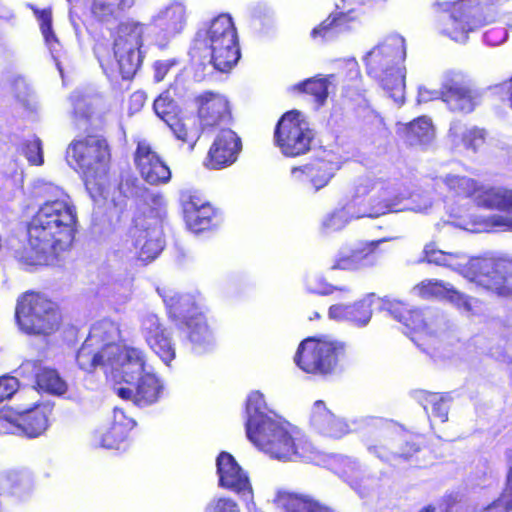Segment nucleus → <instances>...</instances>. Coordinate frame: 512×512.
Segmentation results:
<instances>
[{"mask_svg": "<svg viewBox=\"0 0 512 512\" xmlns=\"http://www.w3.org/2000/svg\"><path fill=\"white\" fill-rule=\"evenodd\" d=\"M77 212L70 197L56 189L55 199L46 200L27 226V243L31 255L21 257L29 265H47L73 243Z\"/></svg>", "mask_w": 512, "mask_h": 512, "instance_id": "f257e3e1", "label": "nucleus"}, {"mask_svg": "<svg viewBox=\"0 0 512 512\" xmlns=\"http://www.w3.org/2000/svg\"><path fill=\"white\" fill-rule=\"evenodd\" d=\"M264 396L252 391L246 400L245 423L248 439L271 457L290 460L297 454L295 439L285 424L266 413Z\"/></svg>", "mask_w": 512, "mask_h": 512, "instance_id": "f03ea898", "label": "nucleus"}, {"mask_svg": "<svg viewBox=\"0 0 512 512\" xmlns=\"http://www.w3.org/2000/svg\"><path fill=\"white\" fill-rule=\"evenodd\" d=\"M368 450L390 465L409 467H421L427 454L431 453L425 435L392 424L375 428V439L368 445Z\"/></svg>", "mask_w": 512, "mask_h": 512, "instance_id": "7ed1b4c3", "label": "nucleus"}, {"mask_svg": "<svg viewBox=\"0 0 512 512\" xmlns=\"http://www.w3.org/2000/svg\"><path fill=\"white\" fill-rule=\"evenodd\" d=\"M406 45L403 37L390 35L374 46L364 57L368 76L395 101L403 98L405 90Z\"/></svg>", "mask_w": 512, "mask_h": 512, "instance_id": "20e7f679", "label": "nucleus"}, {"mask_svg": "<svg viewBox=\"0 0 512 512\" xmlns=\"http://www.w3.org/2000/svg\"><path fill=\"white\" fill-rule=\"evenodd\" d=\"M348 361L349 352L345 343L318 337L302 340L294 356L295 364L303 372L324 379L341 373Z\"/></svg>", "mask_w": 512, "mask_h": 512, "instance_id": "39448f33", "label": "nucleus"}, {"mask_svg": "<svg viewBox=\"0 0 512 512\" xmlns=\"http://www.w3.org/2000/svg\"><path fill=\"white\" fill-rule=\"evenodd\" d=\"M15 321L27 335L49 336L60 328L62 313L56 302L43 293L30 290L16 300Z\"/></svg>", "mask_w": 512, "mask_h": 512, "instance_id": "423d86ee", "label": "nucleus"}, {"mask_svg": "<svg viewBox=\"0 0 512 512\" xmlns=\"http://www.w3.org/2000/svg\"><path fill=\"white\" fill-rule=\"evenodd\" d=\"M153 206L139 211L133 218L129 234L139 260H154L163 250L162 223L167 215L163 195H153Z\"/></svg>", "mask_w": 512, "mask_h": 512, "instance_id": "0eeeda50", "label": "nucleus"}, {"mask_svg": "<svg viewBox=\"0 0 512 512\" xmlns=\"http://www.w3.org/2000/svg\"><path fill=\"white\" fill-rule=\"evenodd\" d=\"M111 159L107 140L98 134H87L74 139L67 147L66 160L85 183L95 181L101 172H105Z\"/></svg>", "mask_w": 512, "mask_h": 512, "instance_id": "6e6552de", "label": "nucleus"}, {"mask_svg": "<svg viewBox=\"0 0 512 512\" xmlns=\"http://www.w3.org/2000/svg\"><path fill=\"white\" fill-rule=\"evenodd\" d=\"M163 300L169 317L177 321L178 328L186 333L193 348L206 350L213 343L214 337L193 297L189 294L175 293L164 296Z\"/></svg>", "mask_w": 512, "mask_h": 512, "instance_id": "1a4fd4ad", "label": "nucleus"}, {"mask_svg": "<svg viewBox=\"0 0 512 512\" xmlns=\"http://www.w3.org/2000/svg\"><path fill=\"white\" fill-rule=\"evenodd\" d=\"M315 133L296 110L285 112L277 121L273 141L282 155L297 158L310 152Z\"/></svg>", "mask_w": 512, "mask_h": 512, "instance_id": "9d476101", "label": "nucleus"}, {"mask_svg": "<svg viewBox=\"0 0 512 512\" xmlns=\"http://www.w3.org/2000/svg\"><path fill=\"white\" fill-rule=\"evenodd\" d=\"M448 189L458 197L471 198L481 208L512 213V190L484 187L466 176L448 175L444 179Z\"/></svg>", "mask_w": 512, "mask_h": 512, "instance_id": "9b49d317", "label": "nucleus"}, {"mask_svg": "<svg viewBox=\"0 0 512 512\" xmlns=\"http://www.w3.org/2000/svg\"><path fill=\"white\" fill-rule=\"evenodd\" d=\"M181 207L185 225L193 233L213 230L223 221L221 211L197 191L183 193Z\"/></svg>", "mask_w": 512, "mask_h": 512, "instance_id": "f8f14e48", "label": "nucleus"}, {"mask_svg": "<svg viewBox=\"0 0 512 512\" xmlns=\"http://www.w3.org/2000/svg\"><path fill=\"white\" fill-rule=\"evenodd\" d=\"M133 163L141 179L150 186L166 185L172 179L170 166L156 147L146 139L136 142Z\"/></svg>", "mask_w": 512, "mask_h": 512, "instance_id": "ddd939ff", "label": "nucleus"}, {"mask_svg": "<svg viewBox=\"0 0 512 512\" xmlns=\"http://www.w3.org/2000/svg\"><path fill=\"white\" fill-rule=\"evenodd\" d=\"M478 281L499 296H512V260L502 257H480L472 264Z\"/></svg>", "mask_w": 512, "mask_h": 512, "instance_id": "4468645a", "label": "nucleus"}, {"mask_svg": "<svg viewBox=\"0 0 512 512\" xmlns=\"http://www.w3.org/2000/svg\"><path fill=\"white\" fill-rule=\"evenodd\" d=\"M193 102L203 130L228 125L233 120L231 103L220 92L205 90L197 94Z\"/></svg>", "mask_w": 512, "mask_h": 512, "instance_id": "2eb2a0df", "label": "nucleus"}, {"mask_svg": "<svg viewBox=\"0 0 512 512\" xmlns=\"http://www.w3.org/2000/svg\"><path fill=\"white\" fill-rule=\"evenodd\" d=\"M440 99L455 113L469 114L479 103V96L466 77L457 72H448L439 90Z\"/></svg>", "mask_w": 512, "mask_h": 512, "instance_id": "dca6fc26", "label": "nucleus"}, {"mask_svg": "<svg viewBox=\"0 0 512 512\" xmlns=\"http://www.w3.org/2000/svg\"><path fill=\"white\" fill-rule=\"evenodd\" d=\"M242 150V141L238 134L230 129L223 128L216 135L206 157V166L219 170L236 162Z\"/></svg>", "mask_w": 512, "mask_h": 512, "instance_id": "f3484780", "label": "nucleus"}, {"mask_svg": "<svg viewBox=\"0 0 512 512\" xmlns=\"http://www.w3.org/2000/svg\"><path fill=\"white\" fill-rule=\"evenodd\" d=\"M219 487L238 495L252 497L253 489L247 472L228 452H221L216 459Z\"/></svg>", "mask_w": 512, "mask_h": 512, "instance_id": "a211bd4d", "label": "nucleus"}, {"mask_svg": "<svg viewBox=\"0 0 512 512\" xmlns=\"http://www.w3.org/2000/svg\"><path fill=\"white\" fill-rule=\"evenodd\" d=\"M384 241H365L355 248L341 250L332 264V269L359 270L373 266L381 255L379 245Z\"/></svg>", "mask_w": 512, "mask_h": 512, "instance_id": "6ab92c4d", "label": "nucleus"}, {"mask_svg": "<svg viewBox=\"0 0 512 512\" xmlns=\"http://www.w3.org/2000/svg\"><path fill=\"white\" fill-rule=\"evenodd\" d=\"M132 387H119L116 394L123 400H131L138 407L150 406L160 399L163 385L158 377L150 372L135 378Z\"/></svg>", "mask_w": 512, "mask_h": 512, "instance_id": "aec40b11", "label": "nucleus"}, {"mask_svg": "<svg viewBox=\"0 0 512 512\" xmlns=\"http://www.w3.org/2000/svg\"><path fill=\"white\" fill-rule=\"evenodd\" d=\"M115 351L117 348L114 342L100 345L98 340L88 337L76 353V363L87 373H93L99 367L110 368L111 356L116 353Z\"/></svg>", "mask_w": 512, "mask_h": 512, "instance_id": "412c9836", "label": "nucleus"}, {"mask_svg": "<svg viewBox=\"0 0 512 512\" xmlns=\"http://www.w3.org/2000/svg\"><path fill=\"white\" fill-rule=\"evenodd\" d=\"M114 346L117 351L111 356L110 368L120 370L125 383L130 384L136 377L146 373V360L142 350L115 342Z\"/></svg>", "mask_w": 512, "mask_h": 512, "instance_id": "4be33fe9", "label": "nucleus"}, {"mask_svg": "<svg viewBox=\"0 0 512 512\" xmlns=\"http://www.w3.org/2000/svg\"><path fill=\"white\" fill-rule=\"evenodd\" d=\"M238 38L237 29L229 14L213 18L205 29L199 30L195 42L200 48L208 49Z\"/></svg>", "mask_w": 512, "mask_h": 512, "instance_id": "5701e85b", "label": "nucleus"}, {"mask_svg": "<svg viewBox=\"0 0 512 512\" xmlns=\"http://www.w3.org/2000/svg\"><path fill=\"white\" fill-rule=\"evenodd\" d=\"M52 408L46 403H36L32 407L17 412V429L27 438L42 436L50 426Z\"/></svg>", "mask_w": 512, "mask_h": 512, "instance_id": "b1692460", "label": "nucleus"}, {"mask_svg": "<svg viewBox=\"0 0 512 512\" xmlns=\"http://www.w3.org/2000/svg\"><path fill=\"white\" fill-rule=\"evenodd\" d=\"M335 171L336 167L332 161L314 158L303 165L292 167L291 175L296 181H308L315 190H320L328 185Z\"/></svg>", "mask_w": 512, "mask_h": 512, "instance_id": "393cba45", "label": "nucleus"}, {"mask_svg": "<svg viewBox=\"0 0 512 512\" xmlns=\"http://www.w3.org/2000/svg\"><path fill=\"white\" fill-rule=\"evenodd\" d=\"M274 502L283 512H336L312 495L287 490L278 491Z\"/></svg>", "mask_w": 512, "mask_h": 512, "instance_id": "a878e982", "label": "nucleus"}, {"mask_svg": "<svg viewBox=\"0 0 512 512\" xmlns=\"http://www.w3.org/2000/svg\"><path fill=\"white\" fill-rule=\"evenodd\" d=\"M387 311L417 337L432 336L428 331V323L422 310L411 307L405 302L394 300L388 303Z\"/></svg>", "mask_w": 512, "mask_h": 512, "instance_id": "bb28decb", "label": "nucleus"}, {"mask_svg": "<svg viewBox=\"0 0 512 512\" xmlns=\"http://www.w3.org/2000/svg\"><path fill=\"white\" fill-rule=\"evenodd\" d=\"M145 339L149 347L163 360L170 364L175 358V347L165 327L156 317H148L144 323Z\"/></svg>", "mask_w": 512, "mask_h": 512, "instance_id": "cd10ccee", "label": "nucleus"}, {"mask_svg": "<svg viewBox=\"0 0 512 512\" xmlns=\"http://www.w3.org/2000/svg\"><path fill=\"white\" fill-rule=\"evenodd\" d=\"M375 183L366 179L359 182L354 189L352 204L357 207V212L361 217L376 218L385 214L387 205L370 193L373 191Z\"/></svg>", "mask_w": 512, "mask_h": 512, "instance_id": "c85d7f7f", "label": "nucleus"}, {"mask_svg": "<svg viewBox=\"0 0 512 512\" xmlns=\"http://www.w3.org/2000/svg\"><path fill=\"white\" fill-rule=\"evenodd\" d=\"M352 13L353 11L330 13L311 30L310 37L315 41L326 42L338 34L350 30L351 24L356 20Z\"/></svg>", "mask_w": 512, "mask_h": 512, "instance_id": "c756f323", "label": "nucleus"}, {"mask_svg": "<svg viewBox=\"0 0 512 512\" xmlns=\"http://www.w3.org/2000/svg\"><path fill=\"white\" fill-rule=\"evenodd\" d=\"M310 423L317 431L331 438H340L347 432L346 423L331 413L322 400L314 403Z\"/></svg>", "mask_w": 512, "mask_h": 512, "instance_id": "7c9ffc66", "label": "nucleus"}, {"mask_svg": "<svg viewBox=\"0 0 512 512\" xmlns=\"http://www.w3.org/2000/svg\"><path fill=\"white\" fill-rule=\"evenodd\" d=\"M207 50L209 51L210 64L215 70L222 73L229 72L241 57L238 38L215 45Z\"/></svg>", "mask_w": 512, "mask_h": 512, "instance_id": "2f4dec72", "label": "nucleus"}, {"mask_svg": "<svg viewBox=\"0 0 512 512\" xmlns=\"http://www.w3.org/2000/svg\"><path fill=\"white\" fill-rule=\"evenodd\" d=\"M35 387L42 392L51 395H63L68 390L66 381L58 371L51 367L42 366L35 361L33 363Z\"/></svg>", "mask_w": 512, "mask_h": 512, "instance_id": "473e14b6", "label": "nucleus"}, {"mask_svg": "<svg viewBox=\"0 0 512 512\" xmlns=\"http://www.w3.org/2000/svg\"><path fill=\"white\" fill-rule=\"evenodd\" d=\"M145 24L128 19L120 22L113 36V47L141 49Z\"/></svg>", "mask_w": 512, "mask_h": 512, "instance_id": "72a5a7b5", "label": "nucleus"}, {"mask_svg": "<svg viewBox=\"0 0 512 512\" xmlns=\"http://www.w3.org/2000/svg\"><path fill=\"white\" fill-rule=\"evenodd\" d=\"M116 67L112 74H118L123 80H131L139 70L143 56L141 49L113 47Z\"/></svg>", "mask_w": 512, "mask_h": 512, "instance_id": "f704fd0d", "label": "nucleus"}, {"mask_svg": "<svg viewBox=\"0 0 512 512\" xmlns=\"http://www.w3.org/2000/svg\"><path fill=\"white\" fill-rule=\"evenodd\" d=\"M118 190L124 198L134 199L137 205L141 208L140 211L150 209L153 206L152 196L162 195L161 193H152L147 187L139 182V180L132 175L122 177L118 184Z\"/></svg>", "mask_w": 512, "mask_h": 512, "instance_id": "c9c22d12", "label": "nucleus"}, {"mask_svg": "<svg viewBox=\"0 0 512 512\" xmlns=\"http://www.w3.org/2000/svg\"><path fill=\"white\" fill-rule=\"evenodd\" d=\"M419 400L423 408L441 423L448 421L451 397L445 393L422 391Z\"/></svg>", "mask_w": 512, "mask_h": 512, "instance_id": "e433bc0d", "label": "nucleus"}, {"mask_svg": "<svg viewBox=\"0 0 512 512\" xmlns=\"http://www.w3.org/2000/svg\"><path fill=\"white\" fill-rule=\"evenodd\" d=\"M404 134L410 146L425 145L434 137V126L430 118L420 116L405 126Z\"/></svg>", "mask_w": 512, "mask_h": 512, "instance_id": "4c0bfd02", "label": "nucleus"}, {"mask_svg": "<svg viewBox=\"0 0 512 512\" xmlns=\"http://www.w3.org/2000/svg\"><path fill=\"white\" fill-rule=\"evenodd\" d=\"M130 7L128 0H92L91 13L99 22H110Z\"/></svg>", "mask_w": 512, "mask_h": 512, "instance_id": "58836bf2", "label": "nucleus"}, {"mask_svg": "<svg viewBox=\"0 0 512 512\" xmlns=\"http://www.w3.org/2000/svg\"><path fill=\"white\" fill-rule=\"evenodd\" d=\"M173 136L183 144H187L189 148L193 149L198 139L200 138V131L196 124L184 116L183 114L166 124Z\"/></svg>", "mask_w": 512, "mask_h": 512, "instance_id": "ea45409f", "label": "nucleus"}, {"mask_svg": "<svg viewBox=\"0 0 512 512\" xmlns=\"http://www.w3.org/2000/svg\"><path fill=\"white\" fill-rule=\"evenodd\" d=\"M153 110L165 124L182 115V109L171 96L169 90L163 91L153 102Z\"/></svg>", "mask_w": 512, "mask_h": 512, "instance_id": "a19ab883", "label": "nucleus"}, {"mask_svg": "<svg viewBox=\"0 0 512 512\" xmlns=\"http://www.w3.org/2000/svg\"><path fill=\"white\" fill-rule=\"evenodd\" d=\"M295 88L322 105L328 97L329 81L324 77H313L297 84Z\"/></svg>", "mask_w": 512, "mask_h": 512, "instance_id": "79ce46f5", "label": "nucleus"}, {"mask_svg": "<svg viewBox=\"0 0 512 512\" xmlns=\"http://www.w3.org/2000/svg\"><path fill=\"white\" fill-rule=\"evenodd\" d=\"M443 4L447 5L446 10L454 21L468 23L479 7L480 0H455L449 3L443 2Z\"/></svg>", "mask_w": 512, "mask_h": 512, "instance_id": "37998d69", "label": "nucleus"}, {"mask_svg": "<svg viewBox=\"0 0 512 512\" xmlns=\"http://www.w3.org/2000/svg\"><path fill=\"white\" fill-rule=\"evenodd\" d=\"M449 284L440 280L427 279L418 283L415 287L417 294L423 299L444 300Z\"/></svg>", "mask_w": 512, "mask_h": 512, "instance_id": "c03bdc74", "label": "nucleus"}, {"mask_svg": "<svg viewBox=\"0 0 512 512\" xmlns=\"http://www.w3.org/2000/svg\"><path fill=\"white\" fill-rule=\"evenodd\" d=\"M26 7L30 9L36 19L39 21L41 33L46 42L56 41V35L52 28V10L51 8L39 9L32 3H27Z\"/></svg>", "mask_w": 512, "mask_h": 512, "instance_id": "a18cd8bd", "label": "nucleus"}, {"mask_svg": "<svg viewBox=\"0 0 512 512\" xmlns=\"http://www.w3.org/2000/svg\"><path fill=\"white\" fill-rule=\"evenodd\" d=\"M22 153L30 165L41 166L44 163L43 147L40 138L34 136L22 144Z\"/></svg>", "mask_w": 512, "mask_h": 512, "instance_id": "49530a36", "label": "nucleus"}, {"mask_svg": "<svg viewBox=\"0 0 512 512\" xmlns=\"http://www.w3.org/2000/svg\"><path fill=\"white\" fill-rule=\"evenodd\" d=\"M372 316L371 304L365 300L349 304L348 321L357 326L366 325Z\"/></svg>", "mask_w": 512, "mask_h": 512, "instance_id": "de8ad7c7", "label": "nucleus"}, {"mask_svg": "<svg viewBox=\"0 0 512 512\" xmlns=\"http://www.w3.org/2000/svg\"><path fill=\"white\" fill-rule=\"evenodd\" d=\"M129 435L117 425L110 424L109 428L100 436L99 443L107 449H119L120 445L127 440Z\"/></svg>", "mask_w": 512, "mask_h": 512, "instance_id": "09e8293b", "label": "nucleus"}, {"mask_svg": "<svg viewBox=\"0 0 512 512\" xmlns=\"http://www.w3.org/2000/svg\"><path fill=\"white\" fill-rule=\"evenodd\" d=\"M129 435L117 425L110 424L109 428L100 436L99 443L107 449H119L120 445L127 440Z\"/></svg>", "mask_w": 512, "mask_h": 512, "instance_id": "8fccbe9b", "label": "nucleus"}, {"mask_svg": "<svg viewBox=\"0 0 512 512\" xmlns=\"http://www.w3.org/2000/svg\"><path fill=\"white\" fill-rule=\"evenodd\" d=\"M461 140L466 149L477 151L485 144L486 132L482 128L473 127L463 133Z\"/></svg>", "mask_w": 512, "mask_h": 512, "instance_id": "3c124183", "label": "nucleus"}, {"mask_svg": "<svg viewBox=\"0 0 512 512\" xmlns=\"http://www.w3.org/2000/svg\"><path fill=\"white\" fill-rule=\"evenodd\" d=\"M423 253L427 263L438 266H450V260L454 257L452 253L436 249L433 244L426 245Z\"/></svg>", "mask_w": 512, "mask_h": 512, "instance_id": "603ef678", "label": "nucleus"}, {"mask_svg": "<svg viewBox=\"0 0 512 512\" xmlns=\"http://www.w3.org/2000/svg\"><path fill=\"white\" fill-rule=\"evenodd\" d=\"M444 300L448 301L459 310H463L466 312L472 311L471 297L456 290L454 287L450 285L447 290L446 296L444 297Z\"/></svg>", "mask_w": 512, "mask_h": 512, "instance_id": "864d4df0", "label": "nucleus"}, {"mask_svg": "<svg viewBox=\"0 0 512 512\" xmlns=\"http://www.w3.org/2000/svg\"><path fill=\"white\" fill-rule=\"evenodd\" d=\"M205 512H240L237 502L229 497L213 499L205 508Z\"/></svg>", "mask_w": 512, "mask_h": 512, "instance_id": "5fc2aeb1", "label": "nucleus"}, {"mask_svg": "<svg viewBox=\"0 0 512 512\" xmlns=\"http://www.w3.org/2000/svg\"><path fill=\"white\" fill-rule=\"evenodd\" d=\"M18 380L13 376L0 377V403L10 399L18 390Z\"/></svg>", "mask_w": 512, "mask_h": 512, "instance_id": "6e6d98bb", "label": "nucleus"}, {"mask_svg": "<svg viewBox=\"0 0 512 512\" xmlns=\"http://www.w3.org/2000/svg\"><path fill=\"white\" fill-rule=\"evenodd\" d=\"M114 425H117L128 435L132 431V429L136 426V421L126 415L125 411L121 408H115L113 411V420L111 422Z\"/></svg>", "mask_w": 512, "mask_h": 512, "instance_id": "4d7b16f0", "label": "nucleus"}, {"mask_svg": "<svg viewBox=\"0 0 512 512\" xmlns=\"http://www.w3.org/2000/svg\"><path fill=\"white\" fill-rule=\"evenodd\" d=\"M484 223L491 230L512 232V219L505 216L491 215L484 220Z\"/></svg>", "mask_w": 512, "mask_h": 512, "instance_id": "13d9d810", "label": "nucleus"}, {"mask_svg": "<svg viewBox=\"0 0 512 512\" xmlns=\"http://www.w3.org/2000/svg\"><path fill=\"white\" fill-rule=\"evenodd\" d=\"M512 511V502L509 501L502 493L487 505L483 512H511Z\"/></svg>", "mask_w": 512, "mask_h": 512, "instance_id": "bf43d9fd", "label": "nucleus"}, {"mask_svg": "<svg viewBox=\"0 0 512 512\" xmlns=\"http://www.w3.org/2000/svg\"><path fill=\"white\" fill-rule=\"evenodd\" d=\"M14 429H17V415L11 417L0 411V435L13 433Z\"/></svg>", "mask_w": 512, "mask_h": 512, "instance_id": "052dcab7", "label": "nucleus"}, {"mask_svg": "<svg viewBox=\"0 0 512 512\" xmlns=\"http://www.w3.org/2000/svg\"><path fill=\"white\" fill-rule=\"evenodd\" d=\"M174 64L175 62L171 60L156 61L153 65L155 82H161Z\"/></svg>", "mask_w": 512, "mask_h": 512, "instance_id": "680f3d73", "label": "nucleus"}, {"mask_svg": "<svg viewBox=\"0 0 512 512\" xmlns=\"http://www.w3.org/2000/svg\"><path fill=\"white\" fill-rule=\"evenodd\" d=\"M329 317L335 320H346L349 318V305L334 304L329 308Z\"/></svg>", "mask_w": 512, "mask_h": 512, "instance_id": "e2e57ef3", "label": "nucleus"}, {"mask_svg": "<svg viewBox=\"0 0 512 512\" xmlns=\"http://www.w3.org/2000/svg\"><path fill=\"white\" fill-rule=\"evenodd\" d=\"M335 291L349 292V289L345 287H336L324 281H319L318 286L312 290L313 293L322 296L331 295Z\"/></svg>", "mask_w": 512, "mask_h": 512, "instance_id": "0e129e2a", "label": "nucleus"}, {"mask_svg": "<svg viewBox=\"0 0 512 512\" xmlns=\"http://www.w3.org/2000/svg\"><path fill=\"white\" fill-rule=\"evenodd\" d=\"M342 222L341 216L337 212L329 214L323 222V225L327 228H335Z\"/></svg>", "mask_w": 512, "mask_h": 512, "instance_id": "69168bd1", "label": "nucleus"}, {"mask_svg": "<svg viewBox=\"0 0 512 512\" xmlns=\"http://www.w3.org/2000/svg\"><path fill=\"white\" fill-rule=\"evenodd\" d=\"M89 118L82 115V114H75L74 117V125L76 128H82V126L85 124V122H88Z\"/></svg>", "mask_w": 512, "mask_h": 512, "instance_id": "338daca9", "label": "nucleus"}, {"mask_svg": "<svg viewBox=\"0 0 512 512\" xmlns=\"http://www.w3.org/2000/svg\"><path fill=\"white\" fill-rule=\"evenodd\" d=\"M418 512H436V507L433 504H428L419 509Z\"/></svg>", "mask_w": 512, "mask_h": 512, "instance_id": "774afa93", "label": "nucleus"}]
</instances>
